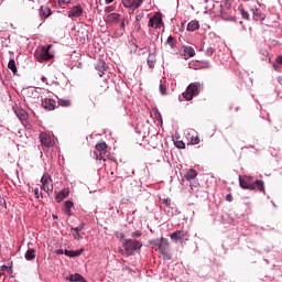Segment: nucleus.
I'll return each mask as SVG.
<instances>
[{"label":"nucleus","instance_id":"1","mask_svg":"<svg viewBox=\"0 0 282 282\" xmlns=\"http://www.w3.org/2000/svg\"><path fill=\"white\" fill-rule=\"evenodd\" d=\"M239 185L243 191H259V193H265V183L261 180L252 181V176L239 175Z\"/></svg>","mask_w":282,"mask_h":282},{"label":"nucleus","instance_id":"2","mask_svg":"<svg viewBox=\"0 0 282 282\" xmlns=\"http://www.w3.org/2000/svg\"><path fill=\"white\" fill-rule=\"evenodd\" d=\"M95 149L97 152H94L95 159L97 160H104V162L107 161V158L111 155L109 152V145H107L106 142H100L95 145Z\"/></svg>","mask_w":282,"mask_h":282},{"label":"nucleus","instance_id":"3","mask_svg":"<svg viewBox=\"0 0 282 282\" xmlns=\"http://www.w3.org/2000/svg\"><path fill=\"white\" fill-rule=\"evenodd\" d=\"M199 91H202V84L192 83L187 86L186 91L183 93V98H185V100H191L192 98H195V96H199Z\"/></svg>","mask_w":282,"mask_h":282},{"label":"nucleus","instance_id":"4","mask_svg":"<svg viewBox=\"0 0 282 282\" xmlns=\"http://www.w3.org/2000/svg\"><path fill=\"white\" fill-rule=\"evenodd\" d=\"M123 248H126L127 257H131L135 250H140V248H142V242L134 239H126Z\"/></svg>","mask_w":282,"mask_h":282},{"label":"nucleus","instance_id":"5","mask_svg":"<svg viewBox=\"0 0 282 282\" xmlns=\"http://www.w3.org/2000/svg\"><path fill=\"white\" fill-rule=\"evenodd\" d=\"M50 50H52V45L43 46L41 51L35 54L36 61H39V63L52 61V58H54V55L50 54Z\"/></svg>","mask_w":282,"mask_h":282},{"label":"nucleus","instance_id":"6","mask_svg":"<svg viewBox=\"0 0 282 282\" xmlns=\"http://www.w3.org/2000/svg\"><path fill=\"white\" fill-rule=\"evenodd\" d=\"M41 191H44V193H53L54 191V184L52 183V177L48 174H44L41 178Z\"/></svg>","mask_w":282,"mask_h":282},{"label":"nucleus","instance_id":"7","mask_svg":"<svg viewBox=\"0 0 282 282\" xmlns=\"http://www.w3.org/2000/svg\"><path fill=\"white\" fill-rule=\"evenodd\" d=\"M169 248H170L169 239L161 238L158 250L160 254L163 256V259H167V260L171 259V253H169Z\"/></svg>","mask_w":282,"mask_h":282},{"label":"nucleus","instance_id":"8","mask_svg":"<svg viewBox=\"0 0 282 282\" xmlns=\"http://www.w3.org/2000/svg\"><path fill=\"white\" fill-rule=\"evenodd\" d=\"M148 25L154 29L162 28L164 25V22H162V13L156 12L153 17H151Z\"/></svg>","mask_w":282,"mask_h":282},{"label":"nucleus","instance_id":"9","mask_svg":"<svg viewBox=\"0 0 282 282\" xmlns=\"http://www.w3.org/2000/svg\"><path fill=\"white\" fill-rule=\"evenodd\" d=\"M40 142L43 147H46L50 149V147H54V139H52V135L42 132L40 133Z\"/></svg>","mask_w":282,"mask_h":282},{"label":"nucleus","instance_id":"10","mask_svg":"<svg viewBox=\"0 0 282 282\" xmlns=\"http://www.w3.org/2000/svg\"><path fill=\"white\" fill-rule=\"evenodd\" d=\"M188 237V231L182 228L181 230H176L170 235L172 241H182V239H186Z\"/></svg>","mask_w":282,"mask_h":282},{"label":"nucleus","instance_id":"11","mask_svg":"<svg viewBox=\"0 0 282 282\" xmlns=\"http://www.w3.org/2000/svg\"><path fill=\"white\" fill-rule=\"evenodd\" d=\"M181 56H183V58L187 59V58H193V56H195V48H193V46H183L181 48L180 52Z\"/></svg>","mask_w":282,"mask_h":282},{"label":"nucleus","instance_id":"12","mask_svg":"<svg viewBox=\"0 0 282 282\" xmlns=\"http://www.w3.org/2000/svg\"><path fill=\"white\" fill-rule=\"evenodd\" d=\"M42 107L46 111H54V109H56V100L52 98H45L44 100H42Z\"/></svg>","mask_w":282,"mask_h":282},{"label":"nucleus","instance_id":"13","mask_svg":"<svg viewBox=\"0 0 282 282\" xmlns=\"http://www.w3.org/2000/svg\"><path fill=\"white\" fill-rule=\"evenodd\" d=\"M69 19H78V17H83V6L77 4L68 11Z\"/></svg>","mask_w":282,"mask_h":282},{"label":"nucleus","instance_id":"14","mask_svg":"<svg viewBox=\"0 0 282 282\" xmlns=\"http://www.w3.org/2000/svg\"><path fill=\"white\" fill-rule=\"evenodd\" d=\"M39 14H40L41 21H45V19H47V17H52V9H50L48 7L42 6L39 9Z\"/></svg>","mask_w":282,"mask_h":282},{"label":"nucleus","instance_id":"15","mask_svg":"<svg viewBox=\"0 0 282 282\" xmlns=\"http://www.w3.org/2000/svg\"><path fill=\"white\" fill-rule=\"evenodd\" d=\"M95 68L97 69V72H99L100 78H102V76H105V72H107V63H105V61L102 59H99L95 64Z\"/></svg>","mask_w":282,"mask_h":282},{"label":"nucleus","instance_id":"16","mask_svg":"<svg viewBox=\"0 0 282 282\" xmlns=\"http://www.w3.org/2000/svg\"><path fill=\"white\" fill-rule=\"evenodd\" d=\"M253 12V20L254 21H265V13H263V11H261V9H252Z\"/></svg>","mask_w":282,"mask_h":282},{"label":"nucleus","instance_id":"17","mask_svg":"<svg viewBox=\"0 0 282 282\" xmlns=\"http://www.w3.org/2000/svg\"><path fill=\"white\" fill-rule=\"evenodd\" d=\"M15 116H18L19 120H21L22 122H25V120H28V111L21 109V108H17L14 110Z\"/></svg>","mask_w":282,"mask_h":282},{"label":"nucleus","instance_id":"18","mask_svg":"<svg viewBox=\"0 0 282 282\" xmlns=\"http://www.w3.org/2000/svg\"><path fill=\"white\" fill-rule=\"evenodd\" d=\"M124 8H140L138 0H121Z\"/></svg>","mask_w":282,"mask_h":282},{"label":"nucleus","instance_id":"19","mask_svg":"<svg viewBox=\"0 0 282 282\" xmlns=\"http://www.w3.org/2000/svg\"><path fill=\"white\" fill-rule=\"evenodd\" d=\"M120 15L118 13H110L106 17V23H118Z\"/></svg>","mask_w":282,"mask_h":282},{"label":"nucleus","instance_id":"20","mask_svg":"<svg viewBox=\"0 0 282 282\" xmlns=\"http://www.w3.org/2000/svg\"><path fill=\"white\" fill-rule=\"evenodd\" d=\"M67 281L70 282H87L85 281V278L83 275H80L79 273H75V274H70L67 276Z\"/></svg>","mask_w":282,"mask_h":282},{"label":"nucleus","instance_id":"21","mask_svg":"<svg viewBox=\"0 0 282 282\" xmlns=\"http://www.w3.org/2000/svg\"><path fill=\"white\" fill-rule=\"evenodd\" d=\"M24 258L26 259V261H34V259H36V250L28 249V251L24 254Z\"/></svg>","mask_w":282,"mask_h":282},{"label":"nucleus","instance_id":"22","mask_svg":"<svg viewBox=\"0 0 282 282\" xmlns=\"http://www.w3.org/2000/svg\"><path fill=\"white\" fill-rule=\"evenodd\" d=\"M65 197H69V188L62 189V192L56 195V200L63 202Z\"/></svg>","mask_w":282,"mask_h":282},{"label":"nucleus","instance_id":"23","mask_svg":"<svg viewBox=\"0 0 282 282\" xmlns=\"http://www.w3.org/2000/svg\"><path fill=\"white\" fill-rule=\"evenodd\" d=\"M65 215H67L68 217H72V208L74 207V203L72 200H66L65 204Z\"/></svg>","mask_w":282,"mask_h":282},{"label":"nucleus","instance_id":"24","mask_svg":"<svg viewBox=\"0 0 282 282\" xmlns=\"http://www.w3.org/2000/svg\"><path fill=\"white\" fill-rule=\"evenodd\" d=\"M195 30H199V22L197 20H193L187 24L188 32H195Z\"/></svg>","mask_w":282,"mask_h":282},{"label":"nucleus","instance_id":"25","mask_svg":"<svg viewBox=\"0 0 282 282\" xmlns=\"http://www.w3.org/2000/svg\"><path fill=\"white\" fill-rule=\"evenodd\" d=\"M185 180H187L188 182H191V180H195V177H197V171L194 169H191L186 172V174L184 175Z\"/></svg>","mask_w":282,"mask_h":282},{"label":"nucleus","instance_id":"26","mask_svg":"<svg viewBox=\"0 0 282 282\" xmlns=\"http://www.w3.org/2000/svg\"><path fill=\"white\" fill-rule=\"evenodd\" d=\"M64 254L66 257H80V254H83V250H77V251L65 250Z\"/></svg>","mask_w":282,"mask_h":282},{"label":"nucleus","instance_id":"27","mask_svg":"<svg viewBox=\"0 0 282 282\" xmlns=\"http://www.w3.org/2000/svg\"><path fill=\"white\" fill-rule=\"evenodd\" d=\"M57 102H58V105L61 107H72V100H69V99H62V98H59L57 100Z\"/></svg>","mask_w":282,"mask_h":282},{"label":"nucleus","instance_id":"28","mask_svg":"<svg viewBox=\"0 0 282 282\" xmlns=\"http://www.w3.org/2000/svg\"><path fill=\"white\" fill-rule=\"evenodd\" d=\"M109 89V85L107 82H102L101 85L97 88L98 94H104V91H107Z\"/></svg>","mask_w":282,"mask_h":282},{"label":"nucleus","instance_id":"29","mask_svg":"<svg viewBox=\"0 0 282 282\" xmlns=\"http://www.w3.org/2000/svg\"><path fill=\"white\" fill-rule=\"evenodd\" d=\"M8 67L13 74H17V62H14V59L9 61Z\"/></svg>","mask_w":282,"mask_h":282},{"label":"nucleus","instance_id":"30","mask_svg":"<svg viewBox=\"0 0 282 282\" xmlns=\"http://www.w3.org/2000/svg\"><path fill=\"white\" fill-rule=\"evenodd\" d=\"M148 65L150 69H153V67H155V57H153V55H150L148 57Z\"/></svg>","mask_w":282,"mask_h":282},{"label":"nucleus","instance_id":"31","mask_svg":"<svg viewBox=\"0 0 282 282\" xmlns=\"http://www.w3.org/2000/svg\"><path fill=\"white\" fill-rule=\"evenodd\" d=\"M174 144L176 149H186V143H184V141H175Z\"/></svg>","mask_w":282,"mask_h":282},{"label":"nucleus","instance_id":"32","mask_svg":"<svg viewBox=\"0 0 282 282\" xmlns=\"http://www.w3.org/2000/svg\"><path fill=\"white\" fill-rule=\"evenodd\" d=\"M85 228V223L79 224L78 227L72 228V232H80Z\"/></svg>","mask_w":282,"mask_h":282},{"label":"nucleus","instance_id":"33","mask_svg":"<svg viewBox=\"0 0 282 282\" xmlns=\"http://www.w3.org/2000/svg\"><path fill=\"white\" fill-rule=\"evenodd\" d=\"M167 43L170 44V47H175V37H173V35H170L167 37Z\"/></svg>","mask_w":282,"mask_h":282},{"label":"nucleus","instance_id":"34","mask_svg":"<svg viewBox=\"0 0 282 282\" xmlns=\"http://www.w3.org/2000/svg\"><path fill=\"white\" fill-rule=\"evenodd\" d=\"M159 89H160V94H162V96H166V85L161 84Z\"/></svg>","mask_w":282,"mask_h":282},{"label":"nucleus","instance_id":"35","mask_svg":"<svg viewBox=\"0 0 282 282\" xmlns=\"http://www.w3.org/2000/svg\"><path fill=\"white\" fill-rule=\"evenodd\" d=\"M34 195H35L36 199H39L40 197H43V192L41 189H39V187H36L34 189Z\"/></svg>","mask_w":282,"mask_h":282},{"label":"nucleus","instance_id":"36","mask_svg":"<svg viewBox=\"0 0 282 282\" xmlns=\"http://www.w3.org/2000/svg\"><path fill=\"white\" fill-rule=\"evenodd\" d=\"M191 144H199V137L198 135L192 137L191 138Z\"/></svg>","mask_w":282,"mask_h":282},{"label":"nucleus","instance_id":"37","mask_svg":"<svg viewBox=\"0 0 282 282\" xmlns=\"http://www.w3.org/2000/svg\"><path fill=\"white\" fill-rule=\"evenodd\" d=\"M73 237H74V239H77V240L83 239V236H80V232H78V231H74Z\"/></svg>","mask_w":282,"mask_h":282},{"label":"nucleus","instance_id":"38","mask_svg":"<svg viewBox=\"0 0 282 282\" xmlns=\"http://www.w3.org/2000/svg\"><path fill=\"white\" fill-rule=\"evenodd\" d=\"M206 54H207L208 56H213V54H215V48L208 47V48L206 50Z\"/></svg>","mask_w":282,"mask_h":282},{"label":"nucleus","instance_id":"39","mask_svg":"<svg viewBox=\"0 0 282 282\" xmlns=\"http://www.w3.org/2000/svg\"><path fill=\"white\" fill-rule=\"evenodd\" d=\"M58 6H65V3H72V0H57Z\"/></svg>","mask_w":282,"mask_h":282},{"label":"nucleus","instance_id":"40","mask_svg":"<svg viewBox=\"0 0 282 282\" xmlns=\"http://www.w3.org/2000/svg\"><path fill=\"white\" fill-rule=\"evenodd\" d=\"M242 18L247 21H250V14L248 13V11H242Z\"/></svg>","mask_w":282,"mask_h":282},{"label":"nucleus","instance_id":"41","mask_svg":"<svg viewBox=\"0 0 282 282\" xmlns=\"http://www.w3.org/2000/svg\"><path fill=\"white\" fill-rule=\"evenodd\" d=\"M118 251H119V253L122 254L123 257H127V248H124V249L119 248Z\"/></svg>","mask_w":282,"mask_h":282},{"label":"nucleus","instance_id":"42","mask_svg":"<svg viewBox=\"0 0 282 282\" xmlns=\"http://www.w3.org/2000/svg\"><path fill=\"white\" fill-rule=\"evenodd\" d=\"M131 237H142V232H140L139 230L134 231L131 234Z\"/></svg>","mask_w":282,"mask_h":282},{"label":"nucleus","instance_id":"43","mask_svg":"<svg viewBox=\"0 0 282 282\" xmlns=\"http://www.w3.org/2000/svg\"><path fill=\"white\" fill-rule=\"evenodd\" d=\"M275 63L276 65H282V56L279 55L276 58H275Z\"/></svg>","mask_w":282,"mask_h":282},{"label":"nucleus","instance_id":"44","mask_svg":"<svg viewBox=\"0 0 282 282\" xmlns=\"http://www.w3.org/2000/svg\"><path fill=\"white\" fill-rule=\"evenodd\" d=\"M226 199H227L228 202H232V194H228V195L226 196Z\"/></svg>","mask_w":282,"mask_h":282},{"label":"nucleus","instance_id":"45","mask_svg":"<svg viewBox=\"0 0 282 282\" xmlns=\"http://www.w3.org/2000/svg\"><path fill=\"white\" fill-rule=\"evenodd\" d=\"M260 52H261V54H262L263 56H268V51L261 50Z\"/></svg>","mask_w":282,"mask_h":282},{"label":"nucleus","instance_id":"46","mask_svg":"<svg viewBox=\"0 0 282 282\" xmlns=\"http://www.w3.org/2000/svg\"><path fill=\"white\" fill-rule=\"evenodd\" d=\"M41 80H42V83H45V84L47 85V77L43 76V77L41 78Z\"/></svg>","mask_w":282,"mask_h":282},{"label":"nucleus","instance_id":"47","mask_svg":"<svg viewBox=\"0 0 282 282\" xmlns=\"http://www.w3.org/2000/svg\"><path fill=\"white\" fill-rule=\"evenodd\" d=\"M164 203L166 206H171V199H165Z\"/></svg>","mask_w":282,"mask_h":282},{"label":"nucleus","instance_id":"48","mask_svg":"<svg viewBox=\"0 0 282 282\" xmlns=\"http://www.w3.org/2000/svg\"><path fill=\"white\" fill-rule=\"evenodd\" d=\"M57 254H65V251H63V249H58Z\"/></svg>","mask_w":282,"mask_h":282},{"label":"nucleus","instance_id":"49","mask_svg":"<svg viewBox=\"0 0 282 282\" xmlns=\"http://www.w3.org/2000/svg\"><path fill=\"white\" fill-rule=\"evenodd\" d=\"M120 28H121V30H124V20H122Z\"/></svg>","mask_w":282,"mask_h":282},{"label":"nucleus","instance_id":"50","mask_svg":"<svg viewBox=\"0 0 282 282\" xmlns=\"http://www.w3.org/2000/svg\"><path fill=\"white\" fill-rule=\"evenodd\" d=\"M106 3H113V0H106Z\"/></svg>","mask_w":282,"mask_h":282},{"label":"nucleus","instance_id":"51","mask_svg":"<svg viewBox=\"0 0 282 282\" xmlns=\"http://www.w3.org/2000/svg\"><path fill=\"white\" fill-rule=\"evenodd\" d=\"M2 270H8V265H2Z\"/></svg>","mask_w":282,"mask_h":282},{"label":"nucleus","instance_id":"52","mask_svg":"<svg viewBox=\"0 0 282 282\" xmlns=\"http://www.w3.org/2000/svg\"><path fill=\"white\" fill-rule=\"evenodd\" d=\"M53 219H58V216H56V215H53Z\"/></svg>","mask_w":282,"mask_h":282},{"label":"nucleus","instance_id":"53","mask_svg":"<svg viewBox=\"0 0 282 282\" xmlns=\"http://www.w3.org/2000/svg\"><path fill=\"white\" fill-rule=\"evenodd\" d=\"M279 83L282 85V78L281 77L279 78Z\"/></svg>","mask_w":282,"mask_h":282},{"label":"nucleus","instance_id":"54","mask_svg":"<svg viewBox=\"0 0 282 282\" xmlns=\"http://www.w3.org/2000/svg\"><path fill=\"white\" fill-rule=\"evenodd\" d=\"M273 67L276 69V67H278L276 64H273Z\"/></svg>","mask_w":282,"mask_h":282},{"label":"nucleus","instance_id":"55","mask_svg":"<svg viewBox=\"0 0 282 282\" xmlns=\"http://www.w3.org/2000/svg\"><path fill=\"white\" fill-rule=\"evenodd\" d=\"M191 188L193 189V184H191Z\"/></svg>","mask_w":282,"mask_h":282}]
</instances>
